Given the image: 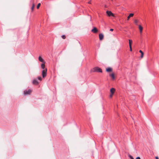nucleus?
<instances>
[{"mask_svg":"<svg viewBox=\"0 0 159 159\" xmlns=\"http://www.w3.org/2000/svg\"><path fill=\"white\" fill-rule=\"evenodd\" d=\"M90 72H99L102 73V70L100 68L98 67H96L91 69L90 70Z\"/></svg>","mask_w":159,"mask_h":159,"instance_id":"f257e3e1","label":"nucleus"},{"mask_svg":"<svg viewBox=\"0 0 159 159\" xmlns=\"http://www.w3.org/2000/svg\"><path fill=\"white\" fill-rule=\"evenodd\" d=\"M32 92V90L31 89H29L28 90H25L24 92V94L25 95H30Z\"/></svg>","mask_w":159,"mask_h":159,"instance_id":"f03ea898","label":"nucleus"},{"mask_svg":"<svg viewBox=\"0 0 159 159\" xmlns=\"http://www.w3.org/2000/svg\"><path fill=\"white\" fill-rule=\"evenodd\" d=\"M47 69L45 68V69H44L42 71V75L43 77L44 78L47 75Z\"/></svg>","mask_w":159,"mask_h":159,"instance_id":"7ed1b4c3","label":"nucleus"},{"mask_svg":"<svg viewBox=\"0 0 159 159\" xmlns=\"http://www.w3.org/2000/svg\"><path fill=\"white\" fill-rule=\"evenodd\" d=\"M106 13L109 16H112L113 17L114 16L113 15V14L111 11H107Z\"/></svg>","mask_w":159,"mask_h":159,"instance_id":"20e7f679","label":"nucleus"},{"mask_svg":"<svg viewBox=\"0 0 159 159\" xmlns=\"http://www.w3.org/2000/svg\"><path fill=\"white\" fill-rule=\"evenodd\" d=\"M91 31L94 33H96L98 32V30L96 27H94L92 30Z\"/></svg>","mask_w":159,"mask_h":159,"instance_id":"39448f33","label":"nucleus"},{"mask_svg":"<svg viewBox=\"0 0 159 159\" xmlns=\"http://www.w3.org/2000/svg\"><path fill=\"white\" fill-rule=\"evenodd\" d=\"M32 83L33 84L35 85H38L39 84V82L36 79H34L33 80Z\"/></svg>","mask_w":159,"mask_h":159,"instance_id":"423d86ee","label":"nucleus"},{"mask_svg":"<svg viewBox=\"0 0 159 159\" xmlns=\"http://www.w3.org/2000/svg\"><path fill=\"white\" fill-rule=\"evenodd\" d=\"M104 37L103 35L102 34H99V39L102 40L103 39Z\"/></svg>","mask_w":159,"mask_h":159,"instance_id":"0eeeda50","label":"nucleus"},{"mask_svg":"<svg viewBox=\"0 0 159 159\" xmlns=\"http://www.w3.org/2000/svg\"><path fill=\"white\" fill-rule=\"evenodd\" d=\"M139 29L140 30V33L141 34L143 30V27L141 25H139Z\"/></svg>","mask_w":159,"mask_h":159,"instance_id":"6e6552de","label":"nucleus"},{"mask_svg":"<svg viewBox=\"0 0 159 159\" xmlns=\"http://www.w3.org/2000/svg\"><path fill=\"white\" fill-rule=\"evenodd\" d=\"M110 91L111 93L114 94L115 92V89L114 88H112L111 89Z\"/></svg>","mask_w":159,"mask_h":159,"instance_id":"1a4fd4ad","label":"nucleus"},{"mask_svg":"<svg viewBox=\"0 0 159 159\" xmlns=\"http://www.w3.org/2000/svg\"><path fill=\"white\" fill-rule=\"evenodd\" d=\"M39 60L42 62H43V63H44V62H45L44 61V60H43V59L42 58V57L40 56H39Z\"/></svg>","mask_w":159,"mask_h":159,"instance_id":"9d476101","label":"nucleus"},{"mask_svg":"<svg viewBox=\"0 0 159 159\" xmlns=\"http://www.w3.org/2000/svg\"><path fill=\"white\" fill-rule=\"evenodd\" d=\"M134 14L133 13L130 14L127 17V20H129L130 17H133L134 16Z\"/></svg>","mask_w":159,"mask_h":159,"instance_id":"9b49d317","label":"nucleus"},{"mask_svg":"<svg viewBox=\"0 0 159 159\" xmlns=\"http://www.w3.org/2000/svg\"><path fill=\"white\" fill-rule=\"evenodd\" d=\"M45 62H44L41 65V67L43 69V70L45 69Z\"/></svg>","mask_w":159,"mask_h":159,"instance_id":"f8f14e48","label":"nucleus"},{"mask_svg":"<svg viewBox=\"0 0 159 159\" xmlns=\"http://www.w3.org/2000/svg\"><path fill=\"white\" fill-rule=\"evenodd\" d=\"M34 7H35V4L34 3H33L32 6L31 8V12H33V11Z\"/></svg>","mask_w":159,"mask_h":159,"instance_id":"ddd939ff","label":"nucleus"},{"mask_svg":"<svg viewBox=\"0 0 159 159\" xmlns=\"http://www.w3.org/2000/svg\"><path fill=\"white\" fill-rule=\"evenodd\" d=\"M139 52L140 53H141V58H142L143 57L144 53H143V51H141V50H139Z\"/></svg>","mask_w":159,"mask_h":159,"instance_id":"4468645a","label":"nucleus"},{"mask_svg":"<svg viewBox=\"0 0 159 159\" xmlns=\"http://www.w3.org/2000/svg\"><path fill=\"white\" fill-rule=\"evenodd\" d=\"M106 70L107 72H110L112 70V69L111 68H108L106 69Z\"/></svg>","mask_w":159,"mask_h":159,"instance_id":"2eb2a0df","label":"nucleus"},{"mask_svg":"<svg viewBox=\"0 0 159 159\" xmlns=\"http://www.w3.org/2000/svg\"><path fill=\"white\" fill-rule=\"evenodd\" d=\"M129 46L130 47L132 45V41L131 39H129Z\"/></svg>","mask_w":159,"mask_h":159,"instance_id":"dca6fc26","label":"nucleus"},{"mask_svg":"<svg viewBox=\"0 0 159 159\" xmlns=\"http://www.w3.org/2000/svg\"><path fill=\"white\" fill-rule=\"evenodd\" d=\"M110 75L112 78L113 79H115V76L114 74L113 73L110 74Z\"/></svg>","mask_w":159,"mask_h":159,"instance_id":"f3484780","label":"nucleus"},{"mask_svg":"<svg viewBox=\"0 0 159 159\" xmlns=\"http://www.w3.org/2000/svg\"><path fill=\"white\" fill-rule=\"evenodd\" d=\"M41 5L40 3H39L38 4L37 6V9H38L39 8L40 6Z\"/></svg>","mask_w":159,"mask_h":159,"instance_id":"a211bd4d","label":"nucleus"},{"mask_svg":"<svg viewBox=\"0 0 159 159\" xmlns=\"http://www.w3.org/2000/svg\"><path fill=\"white\" fill-rule=\"evenodd\" d=\"M128 156L131 159H134V158L133 157L131 156V155H128Z\"/></svg>","mask_w":159,"mask_h":159,"instance_id":"6ab92c4d","label":"nucleus"},{"mask_svg":"<svg viewBox=\"0 0 159 159\" xmlns=\"http://www.w3.org/2000/svg\"><path fill=\"white\" fill-rule=\"evenodd\" d=\"M39 80L40 81H41L42 80V78L41 77L39 76L38 78Z\"/></svg>","mask_w":159,"mask_h":159,"instance_id":"aec40b11","label":"nucleus"},{"mask_svg":"<svg viewBox=\"0 0 159 159\" xmlns=\"http://www.w3.org/2000/svg\"><path fill=\"white\" fill-rule=\"evenodd\" d=\"M61 37L62 39H65L66 38V37L65 35H63L61 36Z\"/></svg>","mask_w":159,"mask_h":159,"instance_id":"412c9836","label":"nucleus"},{"mask_svg":"<svg viewBox=\"0 0 159 159\" xmlns=\"http://www.w3.org/2000/svg\"><path fill=\"white\" fill-rule=\"evenodd\" d=\"M134 22L136 24H137L138 22V20H134Z\"/></svg>","mask_w":159,"mask_h":159,"instance_id":"4be33fe9","label":"nucleus"},{"mask_svg":"<svg viewBox=\"0 0 159 159\" xmlns=\"http://www.w3.org/2000/svg\"><path fill=\"white\" fill-rule=\"evenodd\" d=\"M114 94H112V93H111V94H110V97L111 98L112 97V96Z\"/></svg>","mask_w":159,"mask_h":159,"instance_id":"5701e85b","label":"nucleus"},{"mask_svg":"<svg viewBox=\"0 0 159 159\" xmlns=\"http://www.w3.org/2000/svg\"><path fill=\"white\" fill-rule=\"evenodd\" d=\"M129 48H130V51H132V46L129 47Z\"/></svg>","mask_w":159,"mask_h":159,"instance_id":"b1692460","label":"nucleus"},{"mask_svg":"<svg viewBox=\"0 0 159 159\" xmlns=\"http://www.w3.org/2000/svg\"><path fill=\"white\" fill-rule=\"evenodd\" d=\"M110 30L111 31H113V29H110Z\"/></svg>","mask_w":159,"mask_h":159,"instance_id":"393cba45","label":"nucleus"},{"mask_svg":"<svg viewBox=\"0 0 159 159\" xmlns=\"http://www.w3.org/2000/svg\"><path fill=\"white\" fill-rule=\"evenodd\" d=\"M136 159H141L140 157H137Z\"/></svg>","mask_w":159,"mask_h":159,"instance_id":"a878e982","label":"nucleus"},{"mask_svg":"<svg viewBox=\"0 0 159 159\" xmlns=\"http://www.w3.org/2000/svg\"><path fill=\"white\" fill-rule=\"evenodd\" d=\"M156 159H159L158 157H156Z\"/></svg>","mask_w":159,"mask_h":159,"instance_id":"bb28decb","label":"nucleus"},{"mask_svg":"<svg viewBox=\"0 0 159 159\" xmlns=\"http://www.w3.org/2000/svg\"><path fill=\"white\" fill-rule=\"evenodd\" d=\"M90 4L91 3V2L90 1L88 2Z\"/></svg>","mask_w":159,"mask_h":159,"instance_id":"cd10ccee","label":"nucleus"}]
</instances>
